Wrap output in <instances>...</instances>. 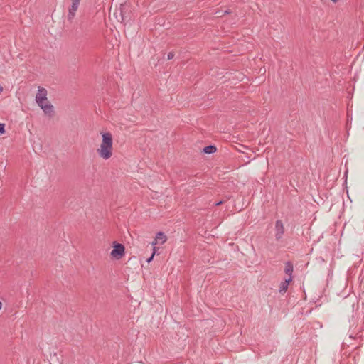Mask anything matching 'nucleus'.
I'll list each match as a JSON object with an SVG mask.
<instances>
[{"label":"nucleus","instance_id":"1","mask_svg":"<svg viewBox=\"0 0 364 364\" xmlns=\"http://www.w3.org/2000/svg\"><path fill=\"white\" fill-rule=\"evenodd\" d=\"M102 141L97 149V154L103 160H109L113 155V136L109 132H100Z\"/></svg>","mask_w":364,"mask_h":364},{"label":"nucleus","instance_id":"2","mask_svg":"<svg viewBox=\"0 0 364 364\" xmlns=\"http://www.w3.org/2000/svg\"><path fill=\"white\" fill-rule=\"evenodd\" d=\"M36 101L46 114L52 116L53 113V107L47 100V90L45 88L38 87V92L36 96Z\"/></svg>","mask_w":364,"mask_h":364},{"label":"nucleus","instance_id":"3","mask_svg":"<svg viewBox=\"0 0 364 364\" xmlns=\"http://www.w3.org/2000/svg\"><path fill=\"white\" fill-rule=\"evenodd\" d=\"M124 246L122 244L117 242H113V249L110 253V255L114 259H120L124 255Z\"/></svg>","mask_w":364,"mask_h":364},{"label":"nucleus","instance_id":"4","mask_svg":"<svg viewBox=\"0 0 364 364\" xmlns=\"http://www.w3.org/2000/svg\"><path fill=\"white\" fill-rule=\"evenodd\" d=\"M80 2V0H72V4L70 7L68 9V19L69 21H71L74 18L75 13L78 9Z\"/></svg>","mask_w":364,"mask_h":364},{"label":"nucleus","instance_id":"5","mask_svg":"<svg viewBox=\"0 0 364 364\" xmlns=\"http://www.w3.org/2000/svg\"><path fill=\"white\" fill-rule=\"evenodd\" d=\"M167 240V237L166 235L162 232H159L155 238H154V240L151 242V245L154 247H156V245H163L166 242V241Z\"/></svg>","mask_w":364,"mask_h":364},{"label":"nucleus","instance_id":"6","mask_svg":"<svg viewBox=\"0 0 364 364\" xmlns=\"http://www.w3.org/2000/svg\"><path fill=\"white\" fill-rule=\"evenodd\" d=\"M291 281H292L291 278L288 277V278L285 279L283 282H282L279 285V293H281V294L285 293L287 291L288 286Z\"/></svg>","mask_w":364,"mask_h":364},{"label":"nucleus","instance_id":"7","mask_svg":"<svg viewBox=\"0 0 364 364\" xmlns=\"http://www.w3.org/2000/svg\"><path fill=\"white\" fill-rule=\"evenodd\" d=\"M293 269H294L293 264L290 262H286L284 272L289 276V277H291V279H292Z\"/></svg>","mask_w":364,"mask_h":364},{"label":"nucleus","instance_id":"8","mask_svg":"<svg viewBox=\"0 0 364 364\" xmlns=\"http://www.w3.org/2000/svg\"><path fill=\"white\" fill-rule=\"evenodd\" d=\"M217 149L215 146H207L203 149V152L205 154H213L216 151Z\"/></svg>","mask_w":364,"mask_h":364},{"label":"nucleus","instance_id":"9","mask_svg":"<svg viewBox=\"0 0 364 364\" xmlns=\"http://www.w3.org/2000/svg\"><path fill=\"white\" fill-rule=\"evenodd\" d=\"M201 230L202 231L200 232V234H201L202 236L204 237L205 238L208 239L210 237V236L214 237L213 235H212L210 233H208L207 229H201Z\"/></svg>","mask_w":364,"mask_h":364},{"label":"nucleus","instance_id":"10","mask_svg":"<svg viewBox=\"0 0 364 364\" xmlns=\"http://www.w3.org/2000/svg\"><path fill=\"white\" fill-rule=\"evenodd\" d=\"M157 249L158 248L156 247H153V252H152L151 255L146 259V262L148 263H150L153 260V258H154V255H155V254H156V252L157 251Z\"/></svg>","mask_w":364,"mask_h":364},{"label":"nucleus","instance_id":"11","mask_svg":"<svg viewBox=\"0 0 364 364\" xmlns=\"http://www.w3.org/2000/svg\"><path fill=\"white\" fill-rule=\"evenodd\" d=\"M284 234V229H278V232L276 233V237L279 240Z\"/></svg>","mask_w":364,"mask_h":364},{"label":"nucleus","instance_id":"12","mask_svg":"<svg viewBox=\"0 0 364 364\" xmlns=\"http://www.w3.org/2000/svg\"><path fill=\"white\" fill-rule=\"evenodd\" d=\"M5 133V124L3 123H0V134Z\"/></svg>","mask_w":364,"mask_h":364},{"label":"nucleus","instance_id":"13","mask_svg":"<svg viewBox=\"0 0 364 364\" xmlns=\"http://www.w3.org/2000/svg\"><path fill=\"white\" fill-rule=\"evenodd\" d=\"M173 57H174L173 53H172V52L168 53V54L167 55V58L168 60H171Z\"/></svg>","mask_w":364,"mask_h":364},{"label":"nucleus","instance_id":"14","mask_svg":"<svg viewBox=\"0 0 364 364\" xmlns=\"http://www.w3.org/2000/svg\"><path fill=\"white\" fill-rule=\"evenodd\" d=\"M276 228H283V225L281 221H277Z\"/></svg>","mask_w":364,"mask_h":364},{"label":"nucleus","instance_id":"15","mask_svg":"<svg viewBox=\"0 0 364 364\" xmlns=\"http://www.w3.org/2000/svg\"><path fill=\"white\" fill-rule=\"evenodd\" d=\"M223 203V201H219L215 204V206L220 205Z\"/></svg>","mask_w":364,"mask_h":364},{"label":"nucleus","instance_id":"16","mask_svg":"<svg viewBox=\"0 0 364 364\" xmlns=\"http://www.w3.org/2000/svg\"><path fill=\"white\" fill-rule=\"evenodd\" d=\"M3 87L2 86H0V94L3 92Z\"/></svg>","mask_w":364,"mask_h":364},{"label":"nucleus","instance_id":"17","mask_svg":"<svg viewBox=\"0 0 364 364\" xmlns=\"http://www.w3.org/2000/svg\"><path fill=\"white\" fill-rule=\"evenodd\" d=\"M333 3H336L338 0H331Z\"/></svg>","mask_w":364,"mask_h":364}]
</instances>
